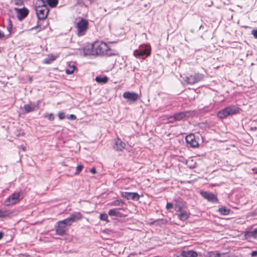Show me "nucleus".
<instances>
[{
    "label": "nucleus",
    "mask_w": 257,
    "mask_h": 257,
    "mask_svg": "<svg viewBox=\"0 0 257 257\" xmlns=\"http://www.w3.org/2000/svg\"><path fill=\"white\" fill-rule=\"evenodd\" d=\"M175 202L174 206L176 213L187 209L186 202L180 198L174 199Z\"/></svg>",
    "instance_id": "nucleus-6"
},
{
    "label": "nucleus",
    "mask_w": 257,
    "mask_h": 257,
    "mask_svg": "<svg viewBox=\"0 0 257 257\" xmlns=\"http://www.w3.org/2000/svg\"><path fill=\"white\" fill-rule=\"evenodd\" d=\"M120 194L122 197L127 200L131 199L138 201L140 198V195L137 192H121Z\"/></svg>",
    "instance_id": "nucleus-10"
},
{
    "label": "nucleus",
    "mask_w": 257,
    "mask_h": 257,
    "mask_svg": "<svg viewBox=\"0 0 257 257\" xmlns=\"http://www.w3.org/2000/svg\"><path fill=\"white\" fill-rule=\"evenodd\" d=\"M218 257H229V255L227 254L219 253Z\"/></svg>",
    "instance_id": "nucleus-44"
},
{
    "label": "nucleus",
    "mask_w": 257,
    "mask_h": 257,
    "mask_svg": "<svg viewBox=\"0 0 257 257\" xmlns=\"http://www.w3.org/2000/svg\"><path fill=\"white\" fill-rule=\"evenodd\" d=\"M189 114L190 112L188 111H182L175 113L173 117L175 120L179 121L188 117Z\"/></svg>",
    "instance_id": "nucleus-17"
},
{
    "label": "nucleus",
    "mask_w": 257,
    "mask_h": 257,
    "mask_svg": "<svg viewBox=\"0 0 257 257\" xmlns=\"http://www.w3.org/2000/svg\"><path fill=\"white\" fill-rule=\"evenodd\" d=\"M126 145L121 139L117 138L114 140L113 149L116 151H123Z\"/></svg>",
    "instance_id": "nucleus-14"
},
{
    "label": "nucleus",
    "mask_w": 257,
    "mask_h": 257,
    "mask_svg": "<svg viewBox=\"0 0 257 257\" xmlns=\"http://www.w3.org/2000/svg\"><path fill=\"white\" fill-rule=\"evenodd\" d=\"M94 48L96 55L111 56L115 55L109 46V44L103 41H96L94 43Z\"/></svg>",
    "instance_id": "nucleus-1"
},
{
    "label": "nucleus",
    "mask_w": 257,
    "mask_h": 257,
    "mask_svg": "<svg viewBox=\"0 0 257 257\" xmlns=\"http://www.w3.org/2000/svg\"><path fill=\"white\" fill-rule=\"evenodd\" d=\"M4 234V233L3 232L0 231V239H1L3 238Z\"/></svg>",
    "instance_id": "nucleus-47"
},
{
    "label": "nucleus",
    "mask_w": 257,
    "mask_h": 257,
    "mask_svg": "<svg viewBox=\"0 0 257 257\" xmlns=\"http://www.w3.org/2000/svg\"><path fill=\"white\" fill-rule=\"evenodd\" d=\"M186 143L188 146L192 148H196L199 144L197 141L195 136L193 134L187 135L185 138Z\"/></svg>",
    "instance_id": "nucleus-12"
},
{
    "label": "nucleus",
    "mask_w": 257,
    "mask_h": 257,
    "mask_svg": "<svg viewBox=\"0 0 257 257\" xmlns=\"http://www.w3.org/2000/svg\"><path fill=\"white\" fill-rule=\"evenodd\" d=\"M58 0H47V3L51 8L55 7L58 4Z\"/></svg>",
    "instance_id": "nucleus-31"
},
{
    "label": "nucleus",
    "mask_w": 257,
    "mask_h": 257,
    "mask_svg": "<svg viewBox=\"0 0 257 257\" xmlns=\"http://www.w3.org/2000/svg\"><path fill=\"white\" fill-rule=\"evenodd\" d=\"M174 207V204L173 203L171 202H167L166 208L167 210L170 211L171 209H172Z\"/></svg>",
    "instance_id": "nucleus-38"
},
{
    "label": "nucleus",
    "mask_w": 257,
    "mask_h": 257,
    "mask_svg": "<svg viewBox=\"0 0 257 257\" xmlns=\"http://www.w3.org/2000/svg\"><path fill=\"white\" fill-rule=\"evenodd\" d=\"M35 9L39 20H44L47 18L49 12L48 7L35 8Z\"/></svg>",
    "instance_id": "nucleus-8"
},
{
    "label": "nucleus",
    "mask_w": 257,
    "mask_h": 257,
    "mask_svg": "<svg viewBox=\"0 0 257 257\" xmlns=\"http://www.w3.org/2000/svg\"><path fill=\"white\" fill-rule=\"evenodd\" d=\"M83 168V166L82 165H78L76 167V172H75V175H78L80 172L82 171Z\"/></svg>",
    "instance_id": "nucleus-37"
},
{
    "label": "nucleus",
    "mask_w": 257,
    "mask_h": 257,
    "mask_svg": "<svg viewBox=\"0 0 257 257\" xmlns=\"http://www.w3.org/2000/svg\"><path fill=\"white\" fill-rule=\"evenodd\" d=\"M218 211L221 214L226 215L229 214L230 210L225 207H221L218 209Z\"/></svg>",
    "instance_id": "nucleus-28"
},
{
    "label": "nucleus",
    "mask_w": 257,
    "mask_h": 257,
    "mask_svg": "<svg viewBox=\"0 0 257 257\" xmlns=\"http://www.w3.org/2000/svg\"><path fill=\"white\" fill-rule=\"evenodd\" d=\"M167 222V221L166 220H165V219H159V220H157L156 221H154V223L156 224H159V225H162V224H166Z\"/></svg>",
    "instance_id": "nucleus-36"
},
{
    "label": "nucleus",
    "mask_w": 257,
    "mask_h": 257,
    "mask_svg": "<svg viewBox=\"0 0 257 257\" xmlns=\"http://www.w3.org/2000/svg\"><path fill=\"white\" fill-rule=\"evenodd\" d=\"M88 22L84 19H81L76 25V28L77 30V34L79 36H82L85 34L87 30L88 29Z\"/></svg>",
    "instance_id": "nucleus-5"
},
{
    "label": "nucleus",
    "mask_w": 257,
    "mask_h": 257,
    "mask_svg": "<svg viewBox=\"0 0 257 257\" xmlns=\"http://www.w3.org/2000/svg\"><path fill=\"white\" fill-rule=\"evenodd\" d=\"M119 213L116 209H112L109 210L108 214L110 216H117Z\"/></svg>",
    "instance_id": "nucleus-32"
},
{
    "label": "nucleus",
    "mask_w": 257,
    "mask_h": 257,
    "mask_svg": "<svg viewBox=\"0 0 257 257\" xmlns=\"http://www.w3.org/2000/svg\"><path fill=\"white\" fill-rule=\"evenodd\" d=\"M251 255L252 257L256 256L257 255V251H256V250L252 251L251 253Z\"/></svg>",
    "instance_id": "nucleus-46"
},
{
    "label": "nucleus",
    "mask_w": 257,
    "mask_h": 257,
    "mask_svg": "<svg viewBox=\"0 0 257 257\" xmlns=\"http://www.w3.org/2000/svg\"><path fill=\"white\" fill-rule=\"evenodd\" d=\"M203 79V75L197 73L193 75H191L184 78V80L189 84H194Z\"/></svg>",
    "instance_id": "nucleus-7"
},
{
    "label": "nucleus",
    "mask_w": 257,
    "mask_h": 257,
    "mask_svg": "<svg viewBox=\"0 0 257 257\" xmlns=\"http://www.w3.org/2000/svg\"><path fill=\"white\" fill-rule=\"evenodd\" d=\"M67 118L70 120H75L76 119V116L74 114H70L68 115Z\"/></svg>",
    "instance_id": "nucleus-42"
},
{
    "label": "nucleus",
    "mask_w": 257,
    "mask_h": 257,
    "mask_svg": "<svg viewBox=\"0 0 257 257\" xmlns=\"http://www.w3.org/2000/svg\"><path fill=\"white\" fill-rule=\"evenodd\" d=\"M36 107L35 104H26L24 106V108L26 113H29L34 111Z\"/></svg>",
    "instance_id": "nucleus-22"
},
{
    "label": "nucleus",
    "mask_w": 257,
    "mask_h": 257,
    "mask_svg": "<svg viewBox=\"0 0 257 257\" xmlns=\"http://www.w3.org/2000/svg\"><path fill=\"white\" fill-rule=\"evenodd\" d=\"M56 59V57L53 55H49L47 57L44 59V63L50 64Z\"/></svg>",
    "instance_id": "nucleus-29"
},
{
    "label": "nucleus",
    "mask_w": 257,
    "mask_h": 257,
    "mask_svg": "<svg viewBox=\"0 0 257 257\" xmlns=\"http://www.w3.org/2000/svg\"><path fill=\"white\" fill-rule=\"evenodd\" d=\"M251 34L253 35L254 38L257 39V30H253L251 31Z\"/></svg>",
    "instance_id": "nucleus-43"
},
{
    "label": "nucleus",
    "mask_w": 257,
    "mask_h": 257,
    "mask_svg": "<svg viewBox=\"0 0 257 257\" xmlns=\"http://www.w3.org/2000/svg\"><path fill=\"white\" fill-rule=\"evenodd\" d=\"M83 217L82 214L79 212H75L72 213L69 217L72 223L73 222L81 220Z\"/></svg>",
    "instance_id": "nucleus-18"
},
{
    "label": "nucleus",
    "mask_w": 257,
    "mask_h": 257,
    "mask_svg": "<svg viewBox=\"0 0 257 257\" xmlns=\"http://www.w3.org/2000/svg\"><path fill=\"white\" fill-rule=\"evenodd\" d=\"M15 11L17 13V18L20 21H22L25 19L29 13V10L25 7L21 9L15 8Z\"/></svg>",
    "instance_id": "nucleus-9"
},
{
    "label": "nucleus",
    "mask_w": 257,
    "mask_h": 257,
    "mask_svg": "<svg viewBox=\"0 0 257 257\" xmlns=\"http://www.w3.org/2000/svg\"><path fill=\"white\" fill-rule=\"evenodd\" d=\"M190 212L187 209L176 213L178 218L182 221L187 220L190 216Z\"/></svg>",
    "instance_id": "nucleus-16"
},
{
    "label": "nucleus",
    "mask_w": 257,
    "mask_h": 257,
    "mask_svg": "<svg viewBox=\"0 0 257 257\" xmlns=\"http://www.w3.org/2000/svg\"><path fill=\"white\" fill-rule=\"evenodd\" d=\"M95 49L94 48V43L88 45L83 49L84 56H97Z\"/></svg>",
    "instance_id": "nucleus-15"
},
{
    "label": "nucleus",
    "mask_w": 257,
    "mask_h": 257,
    "mask_svg": "<svg viewBox=\"0 0 257 257\" xmlns=\"http://www.w3.org/2000/svg\"><path fill=\"white\" fill-rule=\"evenodd\" d=\"M200 194L205 199L212 203H217L218 199L217 197L213 193L207 191H201Z\"/></svg>",
    "instance_id": "nucleus-11"
},
{
    "label": "nucleus",
    "mask_w": 257,
    "mask_h": 257,
    "mask_svg": "<svg viewBox=\"0 0 257 257\" xmlns=\"http://www.w3.org/2000/svg\"><path fill=\"white\" fill-rule=\"evenodd\" d=\"M48 25V23L46 22V26H47Z\"/></svg>",
    "instance_id": "nucleus-50"
},
{
    "label": "nucleus",
    "mask_w": 257,
    "mask_h": 257,
    "mask_svg": "<svg viewBox=\"0 0 257 257\" xmlns=\"http://www.w3.org/2000/svg\"><path fill=\"white\" fill-rule=\"evenodd\" d=\"M183 257H197L198 254L196 252L192 250H184L181 253Z\"/></svg>",
    "instance_id": "nucleus-21"
},
{
    "label": "nucleus",
    "mask_w": 257,
    "mask_h": 257,
    "mask_svg": "<svg viewBox=\"0 0 257 257\" xmlns=\"http://www.w3.org/2000/svg\"><path fill=\"white\" fill-rule=\"evenodd\" d=\"M7 29L9 32V34H11L12 33L13 29L12 22L11 19H9L8 20V25L7 26Z\"/></svg>",
    "instance_id": "nucleus-34"
},
{
    "label": "nucleus",
    "mask_w": 257,
    "mask_h": 257,
    "mask_svg": "<svg viewBox=\"0 0 257 257\" xmlns=\"http://www.w3.org/2000/svg\"><path fill=\"white\" fill-rule=\"evenodd\" d=\"M58 226L60 227H65L66 226H70L72 224L69 217L63 219L62 220L59 221L57 223Z\"/></svg>",
    "instance_id": "nucleus-20"
},
{
    "label": "nucleus",
    "mask_w": 257,
    "mask_h": 257,
    "mask_svg": "<svg viewBox=\"0 0 257 257\" xmlns=\"http://www.w3.org/2000/svg\"><path fill=\"white\" fill-rule=\"evenodd\" d=\"M12 213V212L9 210L0 208V218L9 216Z\"/></svg>",
    "instance_id": "nucleus-23"
},
{
    "label": "nucleus",
    "mask_w": 257,
    "mask_h": 257,
    "mask_svg": "<svg viewBox=\"0 0 257 257\" xmlns=\"http://www.w3.org/2000/svg\"><path fill=\"white\" fill-rule=\"evenodd\" d=\"M123 97L128 101L135 102L138 100L139 97L138 94L134 92L126 91L123 93Z\"/></svg>",
    "instance_id": "nucleus-13"
},
{
    "label": "nucleus",
    "mask_w": 257,
    "mask_h": 257,
    "mask_svg": "<svg viewBox=\"0 0 257 257\" xmlns=\"http://www.w3.org/2000/svg\"><path fill=\"white\" fill-rule=\"evenodd\" d=\"M245 236L246 238H251L257 239V228L252 230L247 231L245 234Z\"/></svg>",
    "instance_id": "nucleus-19"
},
{
    "label": "nucleus",
    "mask_w": 257,
    "mask_h": 257,
    "mask_svg": "<svg viewBox=\"0 0 257 257\" xmlns=\"http://www.w3.org/2000/svg\"><path fill=\"white\" fill-rule=\"evenodd\" d=\"M45 28V26H44L43 28H42V26L41 25H39L38 24L37 26H36L35 27H33L32 28V30H34V29H38V31H40L43 29H44Z\"/></svg>",
    "instance_id": "nucleus-40"
},
{
    "label": "nucleus",
    "mask_w": 257,
    "mask_h": 257,
    "mask_svg": "<svg viewBox=\"0 0 257 257\" xmlns=\"http://www.w3.org/2000/svg\"><path fill=\"white\" fill-rule=\"evenodd\" d=\"M58 116L59 118L61 120L63 119L65 117V113L63 112H59Z\"/></svg>",
    "instance_id": "nucleus-41"
},
{
    "label": "nucleus",
    "mask_w": 257,
    "mask_h": 257,
    "mask_svg": "<svg viewBox=\"0 0 257 257\" xmlns=\"http://www.w3.org/2000/svg\"><path fill=\"white\" fill-rule=\"evenodd\" d=\"M47 7L46 2L44 0H37L35 4V8Z\"/></svg>",
    "instance_id": "nucleus-25"
},
{
    "label": "nucleus",
    "mask_w": 257,
    "mask_h": 257,
    "mask_svg": "<svg viewBox=\"0 0 257 257\" xmlns=\"http://www.w3.org/2000/svg\"><path fill=\"white\" fill-rule=\"evenodd\" d=\"M208 257H218L219 253H217L215 252H208Z\"/></svg>",
    "instance_id": "nucleus-39"
},
{
    "label": "nucleus",
    "mask_w": 257,
    "mask_h": 257,
    "mask_svg": "<svg viewBox=\"0 0 257 257\" xmlns=\"http://www.w3.org/2000/svg\"><path fill=\"white\" fill-rule=\"evenodd\" d=\"M76 68V67L75 65H69V67L66 69L65 72L67 74H71L74 72Z\"/></svg>",
    "instance_id": "nucleus-30"
},
{
    "label": "nucleus",
    "mask_w": 257,
    "mask_h": 257,
    "mask_svg": "<svg viewBox=\"0 0 257 257\" xmlns=\"http://www.w3.org/2000/svg\"><path fill=\"white\" fill-rule=\"evenodd\" d=\"M43 116L44 117L47 118L50 121L54 120V118H55V116L52 113H50V114L46 113H45Z\"/></svg>",
    "instance_id": "nucleus-33"
},
{
    "label": "nucleus",
    "mask_w": 257,
    "mask_h": 257,
    "mask_svg": "<svg viewBox=\"0 0 257 257\" xmlns=\"http://www.w3.org/2000/svg\"><path fill=\"white\" fill-rule=\"evenodd\" d=\"M151 54V48L147 45H143L134 52V56L139 59H145Z\"/></svg>",
    "instance_id": "nucleus-3"
},
{
    "label": "nucleus",
    "mask_w": 257,
    "mask_h": 257,
    "mask_svg": "<svg viewBox=\"0 0 257 257\" xmlns=\"http://www.w3.org/2000/svg\"><path fill=\"white\" fill-rule=\"evenodd\" d=\"M239 108L236 105H231L218 111L217 113V116L223 119L228 116L235 115L239 112Z\"/></svg>",
    "instance_id": "nucleus-2"
},
{
    "label": "nucleus",
    "mask_w": 257,
    "mask_h": 257,
    "mask_svg": "<svg viewBox=\"0 0 257 257\" xmlns=\"http://www.w3.org/2000/svg\"><path fill=\"white\" fill-rule=\"evenodd\" d=\"M90 172L92 174H95L96 173V169L94 168V167H93L91 169H90Z\"/></svg>",
    "instance_id": "nucleus-45"
},
{
    "label": "nucleus",
    "mask_w": 257,
    "mask_h": 257,
    "mask_svg": "<svg viewBox=\"0 0 257 257\" xmlns=\"http://www.w3.org/2000/svg\"><path fill=\"white\" fill-rule=\"evenodd\" d=\"M21 192L15 191L8 197L4 202V205L6 206L14 205L21 200Z\"/></svg>",
    "instance_id": "nucleus-4"
},
{
    "label": "nucleus",
    "mask_w": 257,
    "mask_h": 257,
    "mask_svg": "<svg viewBox=\"0 0 257 257\" xmlns=\"http://www.w3.org/2000/svg\"><path fill=\"white\" fill-rule=\"evenodd\" d=\"M39 103H40V102H39V101H38L37 102V105H38L39 104Z\"/></svg>",
    "instance_id": "nucleus-49"
},
{
    "label": "nucleus",
    "mask_w": 257,
    "mask_h": 257,
    "mask_svg": "<svg viewBox=\"0 0 257 257\" xmlns=\"http://www.w3.org/2000/svg\"><path fill=\"white\" fill-rule=\"evenodd\" d=\"M56 233L58 235H63L66 233V229L63 227H60L57 224Z\"/></svg>",
    "instance_id": "nucleus-24"
},
{
    "label": "nucleus",
    "mask_w": 257,
    "mask_h": 257,
    "mask_svg": "<svg viewBox=\"0 0 257 257\" xmlns=\"http://www.w3.org/2000/svg\"><path fill=\"white\" fill-rule=\"evenodd\" d=\"M125 204L124 202L121 200H114L110 203V205L115 206H122Z\"/></svg>",
    "instance_id": "nucleus-26"
},
{
    "label": "nucleus",
    "mask_w": 257,
    "mask_h": 257,
    "mask_svg": "<svg viewBox=\"0 0 257 257\" xmlns=\"http://www.w3.org/2000/svg\"><path fill=\"white\" fill-rule=\"evenodd\" d=\"M95 80L98 83H105L107 82L108 78L106 76H97Z\"/></svg>",
    "instance_id": "nucleus-27"
},
{
    "label": "nucleus",
    "mask_w": 257,
    "mask_h": 257,
    "mask_svg": "<svg viewBox=\"0 0 257 257\" xmlns=\"http://www.w3.org/2000/svg\"><path fill=\"white\" fill-rule=\"evenodd\" d=\"M99 218L101 220L106 221L107 222H109L107 220L108 219V214L106 213H101L100 214Z\"/></svg>",
    "instance_id": "nucleus-35"
},
{
    "label": "nucleus",
    "mask_w": 257,
    "mask_h": 257,
    "mask_svg": "<svg viewBox=\"0 0 257 257\" xmlns=\"http://www.w3.org/2000/svg\"><path fill=\"white\" fill-rule=\"evenodd\" d=\"M203 25H201L200 27H199V30H201V29H203Z\"/></svg>",
    "instance_id": "nucleus-48"
}]
</instances>
